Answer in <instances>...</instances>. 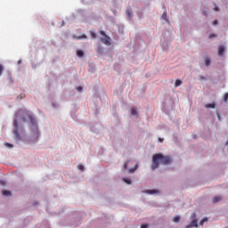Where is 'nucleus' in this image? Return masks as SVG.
<instances>
[{
	"mask_svg": "<svg viewBox=\"0 0 228 228\" xmlns=\"http://www.w3.org/2000/svg\"><path fill=\"white\" fill-rule=\"evenodd\" d=\"M26 115L28 118V120L30 121V123L32 124V126H34V133L36 135L38 134V128L37 127V119H35V118L33 117V114L29 113L28 111H24V110H20L16 114H15V118H14V134L15 136H17V138H19V123L17 121V118H19V117H21L23 122H26Z\"/></svg>",
	"mask_w": 228,
	"mask_h": 228,
	"instance_id": "1",
	"label": "nucleus"
},
{
	"mask_svg": "<svg viewBox=\"0 0 228 228\" xmlns=\"http://www.w3.org/2000/svg\"><path fill=\"white\" fill-rule=\"evenodd\" d=\"M161 165H170L172 163V158L168 156H164L161 153H157L152 157L151 169L156 170Z\"/></svg>",
	"mask_w": 228,
	"mask_h": 228,
	"instance_id": "2",
	"label": "nucleus"
},
{
	"mask_svg": "<svg viewBox=\"0 0 228 228\" xmlns=\"http://www.w3.org/2000/svg\"><path fill=\"white\" fill-rule=\"evenodd\" d=\"M100 35L104 37L101 38V42H102L105 45H111V38H110V37H108L104 31L101 30Z\"/></svg>",
	"mask_w": 228,
	"mask_h": 228,
	"instance_id": "3",
	"label": "nucleus"
},
{
	"mask_svg": "<svg viewBox=\"0 0 228 228\" xmlns=\"http://www.w3.org/2000/svg\"><path fill=\"white\" fill-rule=\"evenodd\" d=\"M225 53V46L220 45L218 47V56H224V53Z\"/></svg>",
	"mask_w": 228,
	"mask_h": 228,
	"instance_id": "4",
	"label": "nucleus"
},
{
	"mask_svg": "<svg viewBox=\"0 0 228 228\" xmlns=\"http://www.w3.org/2000/svg\"><path fill=\"white\" fill-rule=\"evenodd\" d=\"M142 193H149L150 195H154V193H159L158 190H146Z\"/></svg>",
	"mask_w": 228,
	"mask_h": 228,
	"instance_id": "5",
	"label": "nucleus"
},
{
	"mask_svg": "<svg viewBox=\"0 0 228 228\" xmlns=\"http://www.w3.org/2000/svg\"><path fill=\"white\" fill-rule=\"evenodd\" d=\"M222 200V196H215L212 198L213 204H216V202H220Z\"/></svg>",
	"mask_w": 228,
	"mask_h": 228,
	"instance_id": "6",
	"label": "nucleus"
},
{
	"mask_svg": "<svg viewBox=\"0 0 228 228\" xmlns=\"http://www.w3.org/2000/svg\"><path fill=\"white\" fill-rule=\"evenodd\" d=\"M137 168H138V164H135L134 166V167L128 169L129 174H134V172H136Z\"/></svg>",
	"mask_w": 228,
	"mask_h": 228,
	"instance_id": "7",
	"label": "nucleus"
},
{
	"mask_svg": "<svg viewBox=\"0 0 228 228\" xmlns=\"http://www.w3.org/2000/svg\"><path fill=\"white\" fill-rule=\"evenodd\" d=\"M77 55L78 56V58H83V56H85V52H83L82 50H77Z\"/></svg>",
	"mask_w": 228,
	"mask_h": 228,
	"instance_id": "8",
	"label": "nucleus"
},
{
	"mask_svg": "<svg viewBox=\"0 0 228 228\" xmlns=\"http://www.w3.org/2000/svg\"><path fill=\"white\" fill-rule=\"evenodd\" d=\"M163 20H166V22H168V14H167V12H164L162 14Z\"/></svg>",
	"mask_w": 228,
	"mask_h": 228,
	"instance_id": "9",
	"label": "nucleus"
},
{
	"mask_svg": "<svg viewBox=\"0 0 228 228\" xmlns=\"http://www.w3.org/2000/svg\"><path fill=\"white\" fill-rule=\"evenodd\" d=\"M74 38H75V40H81L83 38L86 39L87 37H86V35L83 34L82 36L75 37Z\"/></svg>",
	"mask_w": 228,
	"mask_h": 228,
	"instance_id": "10",
	"label": "nucleus"
},
{
	"mask_svg": "<svg viewBox=\"0 0 228 228\" xmlns=\"http://www.w3.org/2000/svg\"><path fill=\"white\" fill-rule=\"evenodd\" d=\"M126 15L129 17V19H133V12L131 9L126 10Z\"/></svg>",
	"mask_w": 228,
	"mask_h": 228,
	"instance_id": "11",
	"label": "nucleus"
},
{
	"mask_svg": "<svg viewBox=\"0 0 228 228\" xmlns=\"http://www.w3.org/2000/svg\"><path fill=\"white\" fill-rule=\"evenodd\" d=\"M131 115H133L134 117H136V115H138V112L136 111L135 107L132 108Z\"/></svg>",
	"mask_w": 228,
	"mask_h": 228,
	"instance_id": "12",
	"label": "nucleus"
},
{
	"mask_svg": "<svg viewBox=\"0 0 228 228\" xmlns=\"http://www.w3.org/2000/svg\"><path fill=\"white\" fill-rule=\"evenodd\" d=\"M181 85H183V81H181L180 79H176L175 83V86H181Z\"/></svg>",
	"mask_w": 228,
	"mask_h": 228,
	"instance_id": "13",
	"label": "nucleus"
},
{
	"mask_svg": "<svg viewBox=\"0 0 228 228\" xmlns=\"http://www.w3.org/2000/svg\"><path fill=\"white\" fill-rule=\"evenodd\" d=\"M206 108H211V109H215L216 108V104L215 103H208L205 105Z\"/></svg>",
	"mask_w": 228,
	"mask_h": 228,
	"instance_id": "14",
	"label": "nucleus"
},
{
	"mask_svg": "<svg viewBox=\"0 0 228 228\" xmlns=\"http://www.w3.org/2000/svg\"><path fill=\"white\" fill-rule=\"evenodd\" d=\"M2 193L5 197H8V196L12 195V192L10 191H3Z\"/></svg>",
	"mask_w": 228,
	"mask_h": 228,
	"instance_id": "15",
	"label": "nucleus"
},
{
	"mask_svg": "<svg viewBox=\"0 0 228 228\" xmlns=\"http://www.w3.org/2000/svg\"><path fill=\"white\" fill-rule=\"evenodd\" d=\"M181 220V217L179 216H175L173 219V221L175 222V224L179 223V221Z\"/></svg>",
	"mask_w": 228,
	"mask_h": 228,
	"instance_id": "16",
	"label": "nucleus"
},
{
	"mask_svg": "<svg viewBox=\"0 0 228 228\" xmlns=\"http://www.w3.org/2000/svg\"><path fill=\"white\" fill-rule=\"evenodd\" d=\"M205 65H206L207 67H209V65H211V60L206 59V60H205Z\"/></svg>",
	"mask_w": 228,
	"mask_h": 228,
	"instance_id": "17",
	"label": "nucleus"
},
{
	"mask_svg": "<svg viewBox=\"0 0 228 228\" xmlns=\"http://www.w3.org/2000/svg\"><path fill=\"white\" fill-rule=\"evenodd\" d=\"M123 181L124 183H126V184H132L131 179L129 178H124Z\"/></svg>",
	"mask_w": 228,
	"mask_h": 228,
	"instance_id": "18",
	"label": "nucleus"
},
{
	"mask_svg": "<svg viewBox=\"0 0 228 228\" xmlns=\"http://www.w3.org/2000/svg\"><path fill=\"white\" fill-rule=\"evenodd\" d=\"M208 217H204L200 222V225H204V223L208 222Z\"/></svg>",
	"mask_w": 228,
	"mask_h": 228,
	"instance_id": "19",
	"label": "nucleus"
},
{
	"mask_svg": "<svg viewBox=\"0 0 228 228\" xmlns=\"http://www.w3.org/2000/svg\"><path fill=\"white\" fill-rule=\"evenodd\" d=\"M4 70V67L2 64H0V77L3 76V71Z\"/></svg>",
	"mask_w": 228,
	"mask_h": 228,
	"instance_id": "20",
	"label": "nucleus"
},
{
	"mask_svg": "<svg viewBox=\"0 0 228 228\" xmlns=\"http://www.w3.org/2000/svg\"><path fill=\"white\" fill-rule=\"evenodd\" d=\"M191 227H199V224H197V221L196 220H193L191 222Z\"/></svg>",
	"mask_w": 228,
	"mask_h": 228,
	"instance_id": "21",
	"label": "nucleus"
},
{
	"mask_svg": "<svg viewBox=\"0 0 228 228\" xmlns=\"http://www.w3.org/2000/svg\"><path fill=\"white\" fill-rule=\"evenodd\" d=\"M77 168H78V170H81V172H83V170H85V167L83 165H81V164H79L77 166Z\"/></svg>",
	"mask_w": 228,
	"mask_h": 228,
	"instance_id": "22",
	"label": "nucleus"
},
{
	"mask_svg": "<svg viewBox=\"0 0 228 228\" xmlns=\"http://www.w3.org/2000/svg\"><path fill=\"white\" fill-rule=\"evenodd\" d=\"M90 34L92 38H97V34H95V32L91 31Z\"/></svg>",
	"mask_w": 228,
	"mask_h": 228,
	"instance_id": "23",
	"label": "nucleus"
},
{
	"mask_svg": "<svg viewBox=\"0 0 228 228\" xmlns=\"http://www.w3.org/2000/svg\"><path fill=\"white\" fill-rule=\"evenodd\" d=\"M102 46H99L97 49V53H99V54H102Z\"/></svg>",
	"mask_w": 228,
	"mask_h": 228,
	"instance_id": "24",
	"label": "nucleus"
},
{
	"mask_svg": "<svg viewBox=\"0 0 228 228\" xmlns=\"http://www.w3.org/2000/svg\"><path fill=\"white\" fill-rule=\"evenodd\" d=\"M5 147H8L9 149H12V148H13V144L6 142Z\"/></svg>",
	"mask_w": 228,
	"mask_h": 228,
	"instance_id": "25",
	"label": "nucleus"
},
{
	"mask_svg": "<svg viewBox=\"0 0 228 228\" xmlns=\"http://www.w3.org/2000/svg\"><path fill=\"white\" fill-rule=\"evenodd\" d=\"M129 163L125 162L123 165L124 170H127V167H128Z\"/></svg>",
	"mask_w": 228,
	"mask_h": 228,
	"instance_id": "26",
	"label": "nucleus"
},
{
	"mask_svg": "<svg viewBox=\"0 0 228 228\" xmlns=\"http://www.w3.org/2000/svg\"><path fill=\"white\" fill-rule=\"evenodd\" d=\"M216 34L212 33V34H210V35L208 36V38H216Z\"/></svg>",
	"mask_w": 228,
	"mask_h": 228,
	"instance_id": "27",
	"label": "nucleus"
},
{
	"mask_svg": "<svg viewBox=\"0 0 228 228\" xmlns=\"http://www.w3.org/2000/svg\"><path fill=\"white\" fill-rule=\"evenodd\" d=\"M227 100H228V93H226V94H224V102H227Z\"/></svg>",
	"mask_w": 228,
	"mask_h": 228,
	"instance_id": "28",
	"label": "nucleus"
},
{
	"mask_svg": "<svg viewBox=\"0 0 228 228\" xmlns=\"http://www.w3.org/2000/svg\"><path fill=\"white\" fill-rule=\"evenodd\" d=\"M77 92H82L83 91V87L78 86V87H77Z\"/></svg>",
	"mask_w": 228,
	"mask_h": 228,
	"instance_id": "29",
	"label": "nucleus"
},
{
	"mask_svg": "<svg viewBox=\"0 0 228 228\" xmlns=\"http://www.w3.org/2000/svg\"><path fill=\"white\" fill-rule=\"evenodd\" d=\"M141 228H149L148 224H141Z\"/></svg>",
	"mask_w": 228,
	"mask_h": 228,
	"instance_id": "30",
	"label": "nucleus"
},
{
	"mask_svg": "<svg viewBox=\"0 0 228 228\" xmlns=\"http://www.w3.org/2000/svg\"><path fill=\"white\" fill-rule=\"evenodd\" d=\"M215 12H220V8H218V6L215 7Z\"/></svg>",
	"mask_w": 228,
	"mask_h": 228,
	"instance_id": "31",
	"label": "nucleus"
},
{
	"mask_svg": "<svg viewBox=\"0 0 228 228\" xmlns=\"http://www.w3.org/2000/svg\"><path fill=\"white\" fill-rule=\"evenodd\" d=\"M164 139L161 137H159V142H163Z\"/></svg>",
	"mask_w": 228,
	"mask_h": 228,
	"instance_id": "32",
	"label": "nucleus"
},
{
	"mask_svg": "<svg viewBox=\"0 0 228 228\" xmlns=\"http://www.w3.org/2000/svg\"><path fill=\"white\" fill-rule=\"evenodd\" d=\"M203 15H208V12H203Z\"/></svg>",
	"mask_w": 228,
	"mask_h": 228,
	"instance_id": "33",
	"label": "nucleus"
},
{
	"mask_svg": "<svg viewBox=\"0 0 228 228\" xmlns=\"http://www.w3.org/2000/svg\"><path fill=\"white\" fill-rule=\"evenodd\" d=\"M2 184H4V182H0Z\"/></svg>",
	"mask_w": 228,
	"mask_h": 228,
	"instance_id": "34",
	"label": "nucleus"
},
{
	"mask_svg": "<svg viewBox=\"0 0 228 228\" xmlns=\"http://www.w3.org/2000/svg\"><path fill=\"white\" fill-rule=\"evenodd\" d=\"M191 226H186V228H190Z\"/></svg>",
	"mask_w": 228,
	"mask_h": 228,
	"instance_id": "35",
	"label": "nucleus"
}]
</instances>
